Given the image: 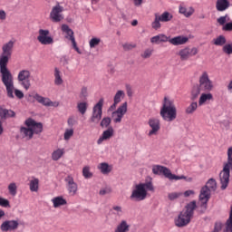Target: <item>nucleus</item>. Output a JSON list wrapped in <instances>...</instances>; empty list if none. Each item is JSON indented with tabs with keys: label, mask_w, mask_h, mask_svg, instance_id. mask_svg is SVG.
<instances>
[{
	"label": "nucleus",
	"mask_w": 232,
	"mask_h": 232,
	"mask_svg": "<svg viewBox=\"0 0 232 232\" xmlns=\"http://www.w3.org/2000/svg\"><path fill=\"white\" fill-rule=\"evenodd\" d=\"M80 99H82V101H86V99H88V88L87 87H82L81 89Z\"/></svg>",
	"instance_id": "nucleus-46"
},
{
	"label": "nucleus",
	"mask_w": 232,
	"mask_h": 232,
	"mask_svg": "<svg viewBox=\"0 0 232 232\" xmlns=\"http://www.w3.org/2000/svg\"><path fill=\"white\" fill-rule=\"evenodd\" d=\"M194 12H195V10H193V7H190L188 9L182 5L179 6V14H183V15H185V17H191V15H193Z\"/></svg>",
	"instance_id": "nucleus-40"
},
{
	"label": "nucleus",
	"mask_w": 232,
	"mask_h": 232,
	"mask_svg": "<svg viewBox=\"0 0 232 232\" xmlns=\"http://www.w3.org/2000/svg\"><path fill=\"white\" fill-rule=\"evenodd\" d=\"M6 66H8V64H0L2 82L5 86L7 97H9V99H14V76Z\"/></svg>",
	"instance_id": "nucleus-5"
},
{
	"label": "nucleus",
	"mask_w": 232,
	"mask_h": 232,
	"mask_svg": "<svg viewBox=\"0 0 232 232\" xmlns=\"http://www.w3.org/2000/svg\"><path fill=\"white\" fill-rule=\"evenodd\" d=\"M19 227V221L17 220H5L2 223L1 231H15Z\"/></svg>",
	"instance_id": "nucleus-18"
},
{
	"label": "nucleus",
	"mask_w": 232,
	"mask_h": 232,
	"mask_svg": "<svg viewBox=\"0 0 232 232\" xmlns=\"http://www.w3.org/2000/svg\"><path fill=\"white\" fill-rule=\"evenodd\" d=\"M8 191L10 195H12L13 197H15V195H17V185L15 183L9 184Z\"/></svg>",
	"instance_id": "nucleus-44"
},
{
	"label": "nucleus",
	"mask_w": 232,
	"mask_h": 232,
	"mask_svg": "<svg viewBox=\"0 0 232 232\" xmlns=\"http://www.w3.org/2000/svg\"><path fill=\"white\" fill-rule=\"evenodd\" d=\"M53 208H61V206H66L67 202L63 197H56L52 199Z\"/></svg>",
	"instance_id": "nucleus-35"
},
{
	"label": "nucleus",
	"mask_w": 232,
	"mask_h": 232,
	"mask_svg": "<svg viewBox=\"0 0 232 232\" xmlns=\"http://www.w3.org/2000/svg\"><path fill=\"white\" fill-rule=\"evenodd\" d=\"M148 124L151 130L149 131V137L152 135H157L160 130V120L157 118H150L148 121Z\"/></svg>",
	"instance_id": "nucleus-17"
},
{
	"label": "nucleus",
	"mask_w": 232,
	"mask_h": 232,
	"mask_svg": "<svg viewBox=\"0 0 232 232\" xmlns=\"http://www.w3.org/2000/svg\"><path fill=\"white\" fill-rule=\"evenodd\" d=\"M14 46H15V40H10L3 44L2 53L0 55V64H8V62L12 59Z\"/></svg>",
	"instance_id": "nucleus-7"
},
{
	"label": "nucleus",
	"mask_w": 232,
	"mask_h": 232,
	"mask_svg": "<svg viewBox=\"0 0 232 232\" xmlns=\"http://www.w3.org/2000/svg\"><path fill=\"white\" fill-rule=\"evenodd\" d=\"M110 124H111V118L105 117L102 120L100 126H102V128H108Z\"/></svg>",
	"instance_id": "nucleus-47"
},
{
	"label": "nucleus",
	"mask_w": 232,
	"mask_h": 232,
	"mask_svg": "<svg viewBox=\"0 0 232 232\" xmlns=\"http://www.w3.org/2000/svg\"><path fill=\"white\" fill-rule=\"evenodd\" d=\"M130 231V225L126 220L121 221V223L116 227L114 232H128Z\"/></svg>",
	"instance_id": "nucleus-33"
},
{
	"label": "nucleus",
	"mask_w": 232,
	"mask_h": 232,
	"mask_svg": "<svg viewBox=\"0 0 232 232\" xmlns=\"http://www.w3.org/2000/svg\"><path fill=\"white\" fill-rule=\"evenodd\" d=\"M82 175H90V167H84L83 168Z\"/></svg>",
	"instance_id": "nucleus-64"
},
{
	"label": "nucleus",
	"mask_w": 232,
	"mask_h": 232,
	"mask_svg": "<svg viewBox=\"0 0 232 232\" xmlns=\"http://www.w3.org/2000/svg\"><path fill=\"white\" fill-rule=\"evenodd\" d=\"M223 30H224V32H232V22L227 23L223 26Z\"/></svg>",
	"instance_id": "nucleus-59"
},
{
	"label": "nucleus",
	"mask_w": 232,
	"mask_h": 232,
	"mask_svg": "<svg viewBox=\"0 0 232 232\" xmlns=\"http://www.w3.org/2000/svg\"><path fill=\"white\" fill-rule=\"evenodd\" d=\"M62 32H63V34H66L65 37L66 39H69L71 43H73V41H75V36H73V30H72L70 26H68V24H62Z\"/></svg>",
	"instance_id": "nucleus-26"
},
{
	"label": "nucleus",
	"mask_w": 232,
	"mask_h": 232,
	"mask_svg": "<svg viewBox=\"0 0 232 232\" xmlns=\"http://www.w3.org/2000/svg\"><path fill=\"white\" fill-rule=\"evenodd\" d=\"M220 231H222V223L216 222L215 227H214V230L212 232H220Z\"/></svg>",
	"instance_id": "nucleus-57"
},
{
	"label": "nucleus",
	"mask_w": 232,
	"mask_h": 232,
	"mask_svg": "<svg viewBox=\"0 0 232 232\" xmlns=\"http://www.w3.org/2000/svg\"><path fill=\"white\" fill-rule=\"evenodd\" d=\"M153 54V49H146L143 53H141L142 59H150Z\"/></svg>",
	"instance_id": "nucleus-51"
},
{
	"label": "nucleus",
	"mask_w": 232,
	"mask_h": 232,
	"mask_svg": "<svg viewBox=\"0 0 232 232\" xmlns=\"http://www.w3.org/2000/svg\"><path fill=\"white\" fill-rule=\"evenodd\" d=\"M101 44V39L100 38H92L89 42L90 48H95V46H99Z\"/></svg>",
	"instance_id": "nucleus-48"
},
{
	"label": "nucleus",
	"mask_w": 232,
	"mask_h": 232,
	"mask_svg": "<svg viewBox=\"0 0 232 232\" xmlns=\"http://www.w3.org/2000/svg\"><path fill=\"white\" fill-rule=\"evenodd\" d=\"M15 117V111L5 108V106H0V119L2 121H6V119H11Z\"/></svg>",
	"instance_id": "nucleus-23"
},
{
	"label": "nucleus",
	"mask_w": 232,
	"mask_h": 232,
	"mask_svg": "<svg viewBox=\"0 0 232 232\" xmlns=\"http://www.w3.org/2000/svg\"><path fill=\"white\" fill-rule=\"evenodd\" d=\"M113 211H116L115 214L118 215V217H121L122 215V207L121 206H114L112 208Z\"/></svg>",
	"instance_id": "nucleus-55"
},
{
	"label": "nucleus",
	"mask_w": 232,
	"mask_h": 232,
	"mask_svg": "<svg viewBox=\"0 0 232 232\" xmlns=\"http://www.w3.org/2000/svg\"><path fill=\"white\" fill-rule=\"evenodd\" d=\"M217 189V181L213 179H208L206 186L201 188L199 194V200L201 204H208L209 198H211V191Z\"/></svg>",
	"instance_id": "nucleus-6"
},
{
	"label": "nucleus",
	"mask_w": 232,
	"mask_h": 232,
	"mask_svg": "<svg viewBox=\"0 0 232 232\" xmlns=\"http://www.w3.org/2000/svg\"><path fill=\"white\" fill-rule=\"evenodd\" d=\"M209 101H213V94L210 92L202 93L198 100V106H204V103L209 102Z\"/></svg>",
	"instance_id": "nucleus-31"
},
{
	"label": "nucleus",
	"mask_w": 232,
	"mask_h": 232,
	"mask_svg": "<svg viewBox=\"0 0 232 232\" xmlns=\"http://www.w3.org/2000/svg\"><path fill=\"white\" fill-rule=\"evenodd\" d=\"M110 193H111V188H103L99 192V194L102 195V196L110 195Z\"/></svg>",
	"instance_id": "nucleus-54"
},
{
	"label": "nucleus",
	"mask_w": 232,
	"mask_h": 232,
	"mask_svg": "<svg viewBox=\"0 0 232 232\" xmlns=\"http://www.w3.org/2000/svg\"><path fill=\"white\" fill-rule=\"evenodd\" d=\"M77 110L79 113L82 115H84L86 111H88V102H80L77 103Z\"/></svg>",
	"instance_id": "nucleus-39"
},
{
	"label": "nucleus",
	"mask_w": 232,
	"mask_h": 232,
	"mask_svg": "<svg viewBox=\"0 0 232 232\" xmlns=\"http://www.w3.org/2000/svg\"><path fill=\"white\" fill-rule=\"evenodd\" d=\"M200 92H202V89H200L199 85L194 86L191 91L190 101H197L198 95H200Z\"/></svg>",
	"instance_id": "nucleus-37"
},
{
	"label": "nucleus",
	"mask_w": 232,
	"mask_h": 232,
	"mask_svg": "<svg viewBox=\"0 0 232 232\" xmlns=\"http://www.w3.org/2000/svg\"><path fill=\"white\" fill-rule=\"evenodd\" d=\"M124 91H118L116 92V94L114 95V102L113 104L110 107V111H113V110H115V108H117V104H119L121 102V101H122V99H124Z\"/></svg>",
	"instance_id": "nucleus-25"
},
{
	"label": "nucleus",
	"mask_w": 232,
	"mask_h": 232,
	"mask_svg": "<svg viewBox=\"0 0 232 232\" xmlns=\"http://www.w3.org/2000/svg\"><path fill=\"white\" fill-rule=\"evenodd\" d=\"M73 137V129H66L63 134L64 140H70Z\"/></svg>",
	"instance_id": "nucleus-45"
},
{
	"label": "nucleus",
	"mask_w": 232,
	"mask_h": 232,
	"mask_svg": "<svg viewBox=\"0 0 232 232\" xmlns=\"http://www.w3.org/2000/svg\"><path fill=\"white\" fill-rule=\"evenodd\" d=\"M102 106H104V99L101 98L92 108V114L90 121L93 124H99L101 119H102Z\"/></svg>",
	"instance_id": "nucleus-11"
},
{
	"label": "nucleus",
	"mask_w": 232,
	"mask_h": 232,
	"mask_svg": "<svg viewBox=\"0 0 232 232\" xmlns=\"http://www.w3.org/2000/svg\"><path fill=\"white\" fill-rule=\"evenodd\" d=\"M223 232H232V207L229 214V218L225 224V228Z\"/></svg>",
	"instance_id": "nucleus-41"
},
{
	"label": "nucleus",
	"mask_w": 232,
	"mask_h": 232,
	"mask_svg": "<svg viewBox=\"0 0 232 232\" xmlns=\"http://www.w3.org/2000/svg\"><path fill=\"white\" fill-rule=\"evenodd\" d=\"M223 52H224V53H227V55H231V53H232V43L225 44L223 46Z\"/></svg>",
	"instance_id": "nucleus-50"
},
{
	"label": "nucleus",
	"mask_w": 232,
	"mask_h": 232,
	"mask_svg": "<svg viewBox=\"0 0 232 232\" xmlns=\"http://www.w3.org/2000/svg\"><path fill=\"white\" fill-rule=\"evenodd\" d=\"M33 98H34L40 104H43V106H50L51 100L49 98H44L39 93H35Z\"/></svg>",
	"instance_id": "nucleus-34"
},
{
	"label": "nucleus",
	"mask_w": 232,
	"mask_h": 232,
	"mask_svg": "<svg viewBox=\"0 0 232 232\" xmlns=\"http://www.w3.org/2000/svg\"><path fill=\"white\" fill-rule=\"evenodd\" d=\"M128 113V102H123L116 111L111 114L112 121L115 124L122 122L124 114Z\"/></svg>",
	"instance_id": "nucleus-13"
},
{
	"label": "nucleus",
	"mask_w": 232,
	"mask_h": 232,
	"mask_svg": "<svg viewBox=\"0 0 232 232\" xmlns=\"http://www.w3.org/2000/svg\"><path fill=\"white\" fill-rule=\"evenodd\" d=\"M198 108V102H192L185 109L186 115H193L197 111Z\"/></svg>",
	"instance_id": "nucleus-32"
},
{
	"label": "nucleus",
	"mask_w": 232,
	"mask_h": 232,
	"mask_svg": "<svg viewBox=\"0 0 232 232\" xmlns=\"http://www.w3.org/2000/svg\"><path fill=\"white\" fill-rule=\"evenodd\" d=\"M67 124H68V126H74L75 125V119H73V117L69 118L68 121H67Z\"/></svg>",
	"instance_id": "nucleus-62"
},
{
	"label": "nucleus",
	"mask_w": 232,
	"mask_h": 232,
	"mask_svg": "<svg viewBox=\"0 0 232 232\" xmlns=\"http://www.w3.org/2000/svg\"><path fill=\"white\" fill-rule=\"evenodd\" d=\"M221 188L226 189L229 184V175L220 176Z\"/></svg>",
	"instance_id": "nucleus-43"
},
{
	"label": "nucleus",
	"mask_w": 232,
	"mask_h": 232,
	"mask_svg": "<svg viewBox=\"0 0 232 232\" xmlns=\"http://www.w3.org/2000/svg\"><path fill=\"white\" fill-rule=\"evenodd\" d=\"M227 21V14H226L225 16H221V17L218 18V23L221 26H224V24H226Z\"/></svg>",
	"instance_id": "nucleus-56"
},
{
	"label": "nucleus",
	"mask_w": 232,
	"mask_h": 232,
	"mask_svg": "<svg viewBox=\"0 0 232 232\" xmlns=\"http://www.w3.org/2000/svg\"><path fill=\"white\" fill-rule=\"evenodd\" d=\"M198 86L202 92H211V90H213V82L209 79L208 72H203L199 76Z\"/></svg>",
	"instance_id": "nucleus-12"
},
{
	"label": "nucleus",
	"mask_w": 232,
	"mask_h": 232,
	"mask_svg": "<svg viewBox=\"0 0 232 232\" xmlns=\"http://www.w3.org/2000/svg\"><path fill=\"white\" fill-rule=\"evenodd\" d=\"M63 12L64 7L61 5V4L57 3L54 6H53L50 12V21H52V23H61V21L64 19V14H63Z\"/></svg>",
	"instance_id": "nucleus-10"
},
{
	"label": "nucleus",
	"mask_w": 232,
	"mask_h": 232,
	"mask_svg": "<svg viewBox=\"0 0 232 232\" xmlns=\"http://www.w3.org/2000/svg\"><path fill=\"white\" fill-rule=\"evenodd\" d=\"M32 72L28 69H23L18 72L17 81L26 91L30 90L32 86V82H30Z\"/></svg>",
	"instance_id": "nucleus-8"
},
{
	"label": "nucleus",
	"mask_w": 232,
	"mask_h": 232,
	"mask_svg": "<svg viewBox=\"0 0 232 232\" xmlns=\"http://www.w3.org/2000/svg\"><path fill=\"white\" fill-rule=\"evenodd\" d=\"M64 153H66V150L64 149H57L53 151L52 159L57 161L64 155Z\"/></svg>",
	"instance_id": "nucleus-36"
},
{
	"label": "nucleus",
	"mask_w": 232,
	"mask_h": 232,
	"mask_svg": "<svg viewBox=\"0 0 232 232\" xmlns=\"http://www.w3.org/2000/svg\"><path fill=\"white\" fill-rule=\"evenodd\" d=\"M25 126L21 127L20 133L24 139H27V140H31L34 139V134L39 135V133H43V123L35 121L32 118H28L24 121Z\"/></svg>",
	"instance_id": "nucleus-2"
},
{
	"label": "nucleus",
	"mask_w": 232,
	"mask_h": 232,
	"mask_svg": "<svg viewBox=\"0 0 232 232\" xmlns=\"http://www.w3.org/2000/svg\"><path fill=\"white\" fill-rule=\"evenodd\" d=\"M231 6L229 0H217L216 10L218 12H226Z\"/></svg>",
	"instance_id": "nucleus-24"
},
{
	"label": "nucleus",
	"mask_w": 232,
	"mask_h": 232,
	"mask_svg": "<svg viewBox=\"0 0 232 232\" xmlns=\"http://www.w3.org/2000/svg\"><path fill=\"white\" fill-rule=\"evenodd\" d=\"M148 191H151L152 193L155 191V187L153 186L151 179L144 183L136 184L130 198V200H133V202H142V200L148 198Z\"/></svg>",
	"instance_id": "nucleus-1"
},
{
	"label": "nucleus",
	"mask_w": 232,
	"mask_h": 232,
	"mask_svg": "<svg viewBox=\"0 0 232 232\" xmlns=\"http://www.w3.org/2000/svg\"><path fill=\"white\" fill-rule=\"evenodd\" d=\"M72 48H74V50H75L78 53H81V51L79 50V47L77 46V42H75V40H72Z\"/></svg>",
	"instance_id": "nucleus-63"
},
{
	"label": "nucleus",
	"mask_w": 232,
	"mask_h": 232,
	"mask_svg": "<svg viewBox=\"0 0 232 232\" xmlns=\"http://www.w3.org/2000/svg\"><path fill=\"white\" fill-rule=\"evenodd\" d=\"M189 41V38L186 36H175L173 38H169V43L173 44V46H180L182 44H186Z\"/></svg>",
	"instance_id": "nucleus-22"
},
{
	"label": "nucleus",
	"mask_w": 232,
	"mask_h": 232,
	"mask_svg": "<svg viewBox=\"0 0 232 232\" xmlns=\"http://www.w3.org/2000/svg\"><path fill=\"white\" fill-rule=\"evenodd\" d=\"M152 173L154 175H173L169 168L162 165H152Z\"/></svg>",
	"instance_id": "nucleus-19"
},
{
	"label": "nucleus",
	"mask_w": 232,
	"mask_h": 232,
	"mask_svg": "<svg viewBox=\"0 0 232 232\" xmlns=\"http://www.w3.org/2000/svg\"><path fill=\"white\" fill-rule=\"evenodd\" d=\"M195 209H197V202L191 201L188 203L185 209L182 210L178 218L175 220V225L177 227H184L191 222V218H193V215L195 213Z\"/></svg>",
	"instance_id": "nucleus-4"
},
{
	"label": "nucleus",
	"mask_w": 232,
	"mask_h": 232,
	"mask_svg": "<svg viewBox=\"0 0 232 232\" xmlns=\"http://www.w3.org/2000/svg\"><path fill=\"white\" fill-rule=\"evenodd\" d=\"M6 19V12L0 10V21H5Z\"/></svg>",
	"instance_id": "nucleus-61"
},
{
	"label": "nucleus",
	"mask_w": 232,
	"mask_h": 232,
	"mask_svg": "<svg viewBox=\"0 0 232 232\" xmlns=\"http://www.w3.org/2000/svg\"><path fill=\"white\" fill-rule=\"evenodd\" d=\"M29 189L34 193L39 191V179L32 177L29 179Z\"/></svg>",
	"instance_id": "nucleus-27"
},
{
	"label": "nucleus",
	"mask_w": 232,
	"mask_h": 232,
	"mask_svg": "<svg viewBox=\"0 0 232 232\" xmlns=\"http://www.w3.org/2000/svg\"><path fill=\"white\" fill-rule=\"evenodd\" d=\"M169 43V37L165 34H158L150 39V43L159 44V43Z\"/></svg>",
	"instance_id": "nucleus-28"
},
{
	"label": "nucleus",
	"mask_w": 232,
	"mask_h": 232,
	"mask_svg": "<svg viewBox=\"0 0 232 232\" xmlns=\"http://www.w3.org/2000/svg\"><path fill=\"white\" fill-rule=\"evenodd\" d=\"M65 182L67 186V191L72 196L74 197V195H77V191L79 189L77 183H75V180L73 179V177L67 176L65 178Z\"/></svg>",
	"instance_id": "nucleus-16"
},
{
	"label": "nucleus",
	"mask_w": 232,
	"mask_h": 232,
	"mask_svg": "<svg viewBox=\"0 0 232 232\" xmlns=\"http://www.w3.org/2000/svg\"><path fill=\"white\" fill-rule=\"evenodd\" d=\"M226 43H227V40H226V36L224 35H219L213 40V44H215V46H224Z\"/></svg>",
	"instance_id": "nucleus-42"
},
{
	"label": "nucleus",
	"mask_w": 232,
	"mask_h": 232,
	"mask_svg": "<svg viewBox=\"0 0 232 232\" xmlns=\"http://www.w3.org/2000/svg\"><path fill=\"white\" fill-rule=\"evenodd\" d=\"M115 133V130H113V127H109L106 130H104L102 134V136L98 139L97 144H101L102 142H104V140H110L111 137H113Z\"/></svg>",
	"instance_id": "nucleus-21"
},
{
	"label": "nucleus",
	"mask_w": 232,
	"mask_h": 232,
	"mask_svg": "<svg viewBox=\"0 0 232 232\" xmlns=\"http://www.w3.org/2000/svg\"><path fill=\"white\" fill-rule=\"evenodd\" d=\"M0 206H2V208H8V206H10V201L5 198H0Z\"/></svg>",
	"instance_id": "nucleus-53"
},
{
	"label": "nucleus",
	"mask_w": 232,
	"mask_h": 232,
	"mask_svg": "<svg viewBox=\"0 0 232 232\" xmlns=\"http://www.w3.org/2000/svg\"><path fill=\"white\" fill-rule=\"evenodd\" d=\"M99 169L101 170L102 173H103V175H107L108 173H110L112 169L111 165H109L106 162L101 163L98 166Z\"/></svg>",
	"instance_id": "nucleus-38"
},
{
	"label": "nucleus",
	"mask_w": 232,
	"mask_h": 232,
	"mask_svg": "<svg viewBox=\"0 0 232 232\" xmlns=\"http://www.w3.org/2000/svg\"><path fill=\"white\" fill-rule=\"evenodd\" d=\"M137 45L133 44H123V50L129 51V50H133V48H136Z\"/></svg>",
	"instance_id": "nucleus-58"
},
{
	"label": "nucleus",
	"mask_w": 232,
	"mask_h": 232,
	"mask_svg": "<svg viewBox=\"0 0 232 232\" xmlns=\"http://www.w3.org/2000/svg\"><path fill=\"white\" fill-rule=\"evenodd\" d=\"M160 115L166 122H173V121L177 119V106L175 105V102L165 97L160 111Z\"/></svg>",
	"instance_id": "nucleus-3"
},
{
	"label": "nucleus",
	"mask_w": 232,
	"mask_h": 232,
	"mask_svg": "<svg viewBox=\"0 0 232 232\" xmlns=\"http://www.w3.org/2000/svg\"><path fill=\"white\" fill-rule=\"evenodd\" d=\"M184 197L188 198V197H191V195H195V191L194 190H186L183 193Z\"/></svg>",
	"instance_id": "nucleus-60"
},
{
	"label": "nucleus",
	"mask_w": 232,
	"mask_h": 232,
	"mask_svg": "<svg viewBox=\"0 0 232 232\" xmlns=\"http://www.w3.org/2000/svg\"><path fill=\"white\" fill-rule=\"evenodd\" d=\"M197 53H198V49L197 47H185L179 50L178 55L179 56L180 61H188L189 57H193L197 55Z\"/></svg>",
	"instance_id": "nucleus-15"
},
{
	"label": "nucleus",
	"mask_w": 232,
	"mask_h": 232,
	"mask_svg": "<svg viewBox=\"0 0 232 232\" xmlns=\"http://www.w3.org/2000/svg\"><path fill=\"white\" fill-rule=\"evenodd\" d=\"M37 41L44 45L53 44V37L50 35V31L46 29L38 31Z\"/></svg>",
	"instance_id": "nucleus-14"
},
{
	"label": "nucleus",
	"mask_w": 232,
	"mask_h": 232,
	"mask_svg": "<svg viewBox=\"0 0 232 232\" xmlns=\"http://www.w3.org/2000/svg\"><path fill=\"white\" fill-rule=\"evenodd\" d=\"M14 92V95L15 97H17V99H23L24 97V93H23V91L19 90V89H14L13 93Z\"/></svg>",
	"instance_id": "nucleus-52"
},
{
	"label": "nucleus",
	"mask_w": 232,
	"mask_h": 232,
	"mask_svg": "<svg viewBox=\"0 0 232 232\" xmlns=\"http://www.w3.org/2000/svg\"><path fill=\"white\" fill-rule=\"evenodd\" d=\"M230 169L232 170V147L227 150V162L224 165L221 173L223 175H229Z\"/></svg>",
	"instance_id": "nucleus-20"
},
{
	"label": "nucleus",
	"mask_w": 232,
	"mask_h": 232,
	"mask_svg": "<svg viewBox=\"0 0 232 232\" xmlns=\"http://www.w3.org/2000/svg\"><path fill=\"white\" fill-rule=\"evenodd\" d=\"M165 178L168 179L170 182H177V180H187V182H191V178L188 176H177V175H165Z\"/></svg>",
	"instance_id": "nucleus-30"
},
{
	"label": "nucleus",
	"mask_w": 232,
	"mask_h": 232,
	"mask_svg": "<svg viewBox=\"0 0 232 232\" xmlns=\"http://www.w3.org/2000/svg\"><path fill=\"white\" fill-rule=\"evenodd\" d=\"M64 81L63 80V73L59 70V68H54V84L55 86H61Z\"/></svg>",
	"instance_id": "nucleus-29"
},
{
	"label": "nucleus",
	"mask_w": 232,
	"mask_h": 232,
	"mask_svg": "<svg viewBox=\"0 0 232 232\" xmlns=\"http://www.w3.org/2000/svg\"><path fill=\"white\" fill-rule=\"evenodd\" d=\"M173 19V14L171 13L166 11L163 12L161 14H155V19L151 24V27L154 30H159L161 28L162 24L160 23H169Z\"/></svg>",
	"instance_id": "nucleus-9"
},
{
	"label": "nucleus",
	"mask_w": 232,
	"mask_h": 232,
	"mask_svg": "<svg viewBox=\"0 0 232 232\" xmlns=\"http://www.w3.org/2000/svg\"><path fill=\"white\" fill-rule=\"evenodd\" d=\"M182 195V192H171L168 195L169 200H177V198H179Z\"/></svg>",
	"instance_id": "nucleus-49"
}]
</instances>
